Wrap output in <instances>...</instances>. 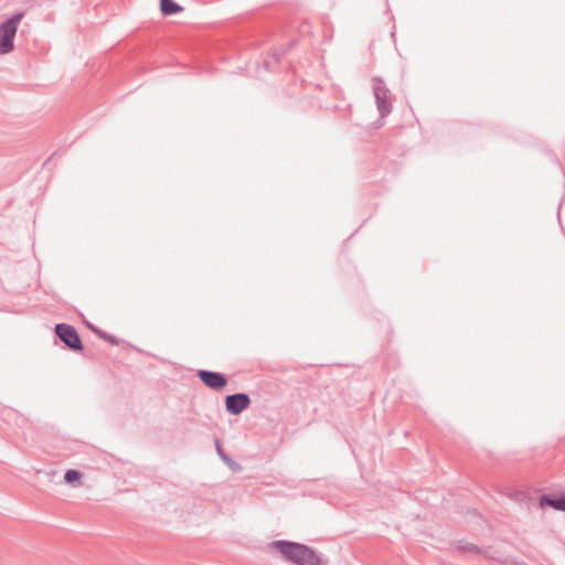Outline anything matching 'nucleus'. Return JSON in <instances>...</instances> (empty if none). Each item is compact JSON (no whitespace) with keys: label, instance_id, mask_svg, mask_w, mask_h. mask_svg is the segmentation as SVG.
Instances as JSON below:
<instances>
[{"label":"nucleus","instance_id":"nucleus-3","mask_svg":"<svg viewBox=\"0 0 565 565\" xmlns=\"http://www.w3.org/2000/svg\"><path fill=\"white\" fill-rule=\"evenodd\" d=\"M55 331L60 339L71 349H82L79 337L73 327L65 323H60L55 327Z\"/></svg>","mask_w":565,"mask_h":565},{"label":"nucleus","instance_id":"nucleus-8","mask_svg":"<svg viewBox=\"0 0 565 565\" xmlns=\"http://www.w3.org/2000/svg\"><path fill=\"white\" fill-rule=\"evenodd\" d=\"M160 10L164 15L180 13L183 8L173 0H160Z\"/></svg>","mask_w":565,"mask_h":565},{"label":"nucleus","instance_id":"nucleus-2","mask_svg":"<svg viewBox=\"0 0 565 565\" xmlns=\"http://www.w3.org/2000/svg\"><path fill=\"white\" fill-rule=\"evenodd\" d=\"M21 19L22 14L20 13L0 25V54H6L13 50V40Z\"/></svg>","mask_w":565,"mask_h":565},{"label":"nucleus","instance_id":"nucleus-7","mask_svg":"<svg viewBox=\"0 0 565 565\" xmlns=\"http://www.w3.org/2000/svg\"><path fill=\"white\" fill-rule=\"evenodd\" d=\"M84 473L76 469H68L64 473V482L73 488L83 486Z\"/></svg>","mask_w":565,"mask_h":565},{"label":"nucleus","instance_id":"nucleus-5","mask_svg":"<svg viewBox=\"0 0 565 565\" xmlns=\"http://www.w3.org/2000/svg\"><path fill=\"white\" fill-rule=\"evenodd\" d=\"M198 375L206 386L213 390H220L226 385V379L220 373L199 371Z\"/></svg>","mask_w":565,"mask_h":565},{"label":"nucleus","instance_id":"nucleus-4","mask_svg":"<svg viewBox=\"0 0 565 565\" xmlns=\"http://www.w3.org/2000/svg\"><path fill=\"white\" fill-rule=\"evenodd\" d=\"M249 403V397L242 393L228 395L225 398L226 409L234 415L242 413L245 408L248 407Z\"/></svg>","mask_w":565,"mask_h":565},{"label":"nucleus","instance_id":"nucleus-9","mask_svg":"<svg viewBox=\"0 0 565 565\" xmlns=\"http://www.w3.org/2000/svg\"><path fill=\"white\" fill-rule=\"evenodd\" d=\"M545 503L554 509L565 511V498H559V499H554V500L543 498L541 500V505H544Z\"/></svg>","mask_w":565,"mask_h":565},{"label":"nucleus","instance_id":"nucleus-6","mask_svg":"<svg viewBox=\"0 0 565 565\" xmlns=\"http://www.w3.org/2000/svg\"><path fill=\"white\" fill-rule=\"evenodd\" d=\"M375 97L377 102V107L382 117H385L391 111V104L387 102V92L384 88L375 89Z\"/></svg>","mask_w":565,"mask_h":565},{"label":"nucleus","instance_id":"nucleus-1","mask_svg":"<svg viewBox=\"0 0 565 565\" xmlns=\"http://www.w3.org/2000/svg\"><path fill=\"white\" fill-rule=\"evenodd\" d=\"M268 550L279 553L282 558L296 565H321V558L316 552L303 544L275 541L268 544Z\"/></svg>","mask_w":565,"mask_h":565}]
</instances>
